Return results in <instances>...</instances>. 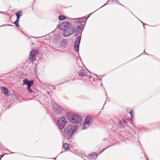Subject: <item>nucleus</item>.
<instances>
[{"label":"nucleus","mask_w":160,"mask_h":160,"mask_svg":"<svg viewBox=\"0 0 160 160\" xmlns=\"http://www.w3.org/2000/svg\"><path fill=\"white\" fill-rule=\"evenodd\" d=\"M59 28L63 31L62 35L65 37L72 34L75 29L74 27L72 26L71 23L67 22H63L61 23L59 26Z\"/></svg>","instance_id":"1"},{"label":"nucleus","mask_w":160,"mask_h":160,"mask_svg":"<svg viewBox=\"0 0 160 160\" xmlns=\"http://www.w3.org/2000/svg\"><path fill=\"white\" fill-rule=\"evenodd\" d=\"M89 16L87 17H84L81 18H72L75 25L77 26L76 28L75 36H76L79 33V31L83 29L84 28V24L87 21V19L89 18Z\"/></svg>","instance_id":"2"},{"label":"nucleus","mask_w":160,"mask_h":160,"mask_svg":"<svg viewBox=\"0 0 160 160\" xmlns=\"http://www.w3.org/2000/svg\"><path fill=\"white\" fill-rule=\"evenodd\" d=\"M77 126L76 125H69L64 128V136L67 139H70L73 134V133L77 129Z\"/></svg>","instance_id":"3"},{"label":"nucleus","mask_w":160,"mask_h":160,"mask_svg":"<svg viewBox=\"0 0 160 160\" xmlns=\"http://www.w3.org/2000/svg\"><path fill=\"white\" fill-rule=\"evenodd\" d=\"M67 117L68 121L73 123H79L82 121V117L80 115H75L71 112L68 113Z\"/></svg>","instance_id":"4"},{"label":"nucleus","mask_w":160,"mask_h":160,"mask_svg":"<svg viewBox=\"0 0 160 160\" xmlns=\"http://www.w3.org/2000/svg\"><path fill=\"white\" fill-rule=\"evenodd\" d=\"M92 123V118L90 116H87L83 122L82 129L85 130L88 128Z\"/></svg>","instance_id":"5"},{"label":"nucleus","mask_w":160,"mask_h":160,"mask_svg":"<svg viewBox=\"0 0 160 160\" xmlns=\"http://www.w3.org/2000/svg\"><path fill=\"white\" fill-rule=\"evenodd\" d=\"M67 122V120L65 118L62 117L59 118L57 122L58 127L60 129H63Z\"/></svg>","instance_id":"6"},{"label":"nucleus","mask_w":160,"mask_h":160,"mask_svg":"<svg viewBox=\"0 0 160 160\" xmlns=\"http://www.w3.org/2000/svg\"><path fill=\"white\" fill-rule=\"evenodd\" d=\"M38 52L33 49L30 52L29 56V60L31 62L33 61L36 59V54L38 53Z\"/></svg>","instance_id":"7"},{"label":"nucleus","mask_w":160,"mask_h":160,"mask_svg":"<svg viewBox=\"0 0 160 160\" xmlns=\"http://www.w3.org/2000/svg\"><path fill=\"white\" fill-rule=\"evenodd\" d=\"M81 36H78L76 39L74 43V49L76 52L78 51L79 50V46L81 41Z\"/></svg>","instance_id":"8"},{"label":"nucleus","mask_w":160,"mask_h":160,"mask_svg":"<svg viewBox=\"0 0 160 160\" xmlns=\"http://www.w3.org/2000/svg\"><path fill=\"white\" fill-rule=\"evenodd\" d=\"M34 81L33 80L29 81L27 79H25L23 80V84L27 86V88H29V87L32 86Z\"/></svg>","instance_id":"9"},{"label":"nucleus","mask_w":160,"mask_h":160,"mask_svg":"<svg viewBox=\"0 0 160 160\" xmlns=\"http://www.w3.org/2000/svg\"><path fill=\"white\" fill-rule=\"evenodd\" d=\"M88 74L87 70L84 69L82 68L78 72V74L80 76L83 77L87 76Z\"/></svg>","instance_id":"10"},{"label":"nucleus","mask_w":160,"mask_h":160,"mask_svg":"<svg viewBox=\"0 0 160 160\" xmlns=\"http://www.w3.org/2000/svg\"><path fill=\"white\" fill-rule=\"evenodd\" d=\"M1 90L2 93L6 96H8L10 95L9 90L7 88L2 87H1Z\"/></svg>","instance_id":"11"},{"label":"nucleus","mask_w":160,"mask_h":160,"mask_svg":"<svg viewBox=\"0 0 160 160\" xmlns=\"http://www.w3.org/2000/svg\"><path fill=\"white\" fill-rule=\"evenodd\" d=\"M62 110V108L61 107H56L54 108V110L57 114H60Z\"/></svg>","instance_id":"12"},{"label":"nucleus","mask_w":160,"mask_h":160,"mask_svg":"<svg viewBox=\"0 0 160 160\" xmlns=\"http://www.w3.org/2000/svg\"><path fill=\"white\" fill-rule=\"evenodd\" d=\"M97 156L98 155H97V154L95 152H94L91 154H89L88 158L89 159L92 160L96 158Z\"/></svg>","instance_id":"13"},{"label":"nucleus","mask_w":160,"mask_h":160,"mask_svg":"<svg viewBox=\"0 0 160 160\" xmlns=\"http://www.w3.org/2000/svg\"><path fill=\"white\" fill-rule=\"evenodd\" d=\"M68 43L66 40L63 39L60 42V45L61 47L65 48L67 45Z\"/></svg>","instance_id":"14"},{"label":"nucleus","mask_w":160,"mask_h":160,"mask_svg":"<svg viewBox=\"0 0 160 160\" xmlns=\"http://www.w3.org/2000/svg\"><path fill=\"white\" fill-rule=\"evenodd\" d=\"M71 147L70 145L68 144L67 143H65L63 145V149L65 150H69Z\"/></svg>","instance_id":"15"},{"label":"nucleus","mask_w":160,"mask_h":160,"mask_svg":"<svg viewBox=\"0 0 160 160\" xmlns=\"http://www.w3.org/2000/svg\"><path fill=\"white\" fill-rule=\"evenodd\" d=\"M123 133H124V134H123V135H126V138H129L132 137V135L129 134L128 132L127 133L126 132H122V133L123 134Z\"/></svg>","instance_id":"16"},{"label":"nucleus","mask_w":160,"mask_h":160,"mask_svg":"<svg viewBox=\"0 0 160 160\" xmlns=\"http://www.w3.org/2000/svg\"><path fill=\"white\" fill-rule=\"evenodd\" d=\"M15 14L16 16H21L22 15V12L21 11L17 12Z\"/></svg>","instance_id":"17"},{"label":"nucleus","mask_w":160,"mask_h":160,"mask_svg":"<svg viewBox=\"0 0 160 160\" xmlns=\"http://www.w3.org/2000/svg\"><path fill=\"white\" fill-rule=\"evenodd\" d=\"M66 18L63 15H60L59 16L58 19L59 20H62L65 19Z\"/></svg>","instance_id":"18"},{"label":"nucleus","mask_w":160,"mask_h":160,"mask_svg":"<svg viewBox=\"0 0 160 160\" xmlns=\"http://www.w3.org/2000/svg\"><path fill=\"white\" fill-rule=\"evenodd\" d=\"M123 122L122 120H121L118 123V126L119 127H122V125H123Z\"/></svg>","instance_id":"19"},{"label":"nucleus","mask_w":160,"mask_h":160,"mask_svg":"<svg viewBox=\"0 0 160 160\" xmlns=\"http://www.w3.org/2000/svg\"><path fill=\"white\" fill-rule=\"evenodd\" d=\"M27 89L31 93H35V92L32 90V89L31 88V87H29V88H27Z\"/></svg>","instance_id":"20"},{"label":"nucleus","mask_w":160,"mask_h":160,"mask_svg":"<svg viewBox=\"0 0 160 160\" xmlns=\"http://www.w3.org/2000/svg\"><path fill=\"white\" fill-rule=\"evenodd\" d=\"M130 113L132 117V118L134 115V111L132 110H131L130 112Z\"/></svg>","instance_id":"21"},{"label":"nucleus","mask_w":160,"mask_h":160,"mask_svg":"<svg viewBox=\"0 0 160 160\" xmlns=\"http://www.w3.org/2000/svg\"><path fill=\"white\" fill-rule=\"evenodd\" d=\"M14 24L17 26V27H18V28L20 27V26H19V23L18 22H14Z\"/></svg>","instance_id":"22"},{"label":"nucleus","mask_w":160,"mask_h":160,"mask_svg":"<svg viewBox=\"0 0 160 160\" xmlns=\"http://www.w3.org/2000/svg\"><path fill=\"white\" fill-rule=\"evenodd\" d=\"M4 156V155L2 154L0 155V160H1V158Z\"/></svg>","instance_id":"23"},{"label":"nucleus","mask_w":160,"mask_h":160,"mask_svg":"<svg viewBox=\"0 0 160 160\" xmlns=\"http://www.w3.org/2000/svg\"><path fill=\"white\" fill-rule=\"evenodd\" d=\"M122 122L123 124L126 123V121L125 120H123V121H122Z\"/></svg>","instance_id":"24"},{"label":"nucleus","mask_w":160,"mask_h":160,"mask_svg":"<svg viewBox=\"0 0 160 160\" xmlns=\"http://www.w3.org/2000/svg\"><path fill=\"white\" fill-rule=\"evenodd\" d=\"M19 21V19H17L16 20V22H18Z\"/></svg>","instance_id":"25"},{"label":"nucleus","mask_w":160,"mask_h":160,"mask_svg":"<svg viewBox=\"0 0 160 160\" xmlns=\"http://www.w3.org/2000/svg\"><path fill=\"white\" fill-rule=\"evenodd\" d=\"M5 25H8V26H12V25H9V24H8V25H2L1 26V27H2V26H5Z\"/></svg>","instance_id":"26"},{"label":"nucleus","mask_w":160,"mask_h":160,"mask_svg":"<svg viewBox=\"0 0 160 160\" xmlns=\"http://www.w3.org/2000/svg\"><path fill=\"white\" fill-rule=\"evenodd\" d=\"M20 16H17V19H19V18H20Z\"/></svg>","instance_id":"27"},{"label":"nucleus","mask_w":160,"mask_h":160,"mask_svg":"<svg viewBox=\"0 0 160 160\" xmlns=\"http://www.w3.org/2000/svg\"><path fill=\"white\" fill-rule=\"evenodd\" d=\"M107 3H108V2H107L105 4H104L103 6H102L100 8H101L102 7H103V6H105V5H106L107 4Z\"/></svg>","instance_id":"28"},{"label":"nucleus","mask_w":160,"mask_h":160,"mask_svg":"<svg viewBox=\"0 0 160 160\" xmlns=\"http://www.w3.org/2000/svg\"><path fill=\"white\" fill-rule=\"evenodd\" d=\"M139 20L140 21V22H141L142 23V24H143V26H144V23H143V22L142 21H140V20Z\"/></svg>","instance_id":"29"},{"label":"nucleus","mask_w":160,"mask_h":160,"mask_svg":"<svg viewBox=\"0 0 160 160\" xmlns=\"http://www.w3.org/2000/svg\"><path fill=\"white\" fill-rule=\"evenodd\" d=\"M119 2L118 1H117V2H116V3L117 4H119Z\"/></svg>","instance_id":"30"},{"label":"nucleus","mask_w":160,"mask_h":160,"mask_svg":"<svg viewBox=\"0 0 160 160\" xmlns=\"http://www.w3.org/2000/svg\"><path fill=\"white\" fill-rule=\"evenodd\" d=\"M145 53L147 55H149V54H148L147 53H146V52H145Z\"/></svg>","instance_id":"31"},{"label":"nucleus","mask_w":160,"mask_h":160,"mask_svg":"<svg viewBox=\"0 0 160 160\" xmlns=\"http://www.w3.org/2000/svg\"><path fill=\"white\" fill-rule=\"evenodd\" d=\"M105 150V149H104L102 152H101L100 153H101L102 152H103L104 151V150Z\"/></svg>","instance_id":"32"},{"label":"nucleus","mask_w":160,"mask_h":160,"mask_svg":"<svg viewBox=\"0 0 160 160\" xmlns=\"http://www.w3.org/2000/svg\"><path fill=\"white\" fill-rule=\"evenodd\" d=\"M47 93L49 94V92L48 91H47Z\"/></svg>","instance_id":"33"},{"label":"nucleus","mask_w":160,"mask_h":160,"mask_svg":"<svg viewBox=\"0 0 160 160\" xmlns=\"http://www.w3.org/2000/svg\"><path fill=\"white\" fill-rule=\"evenodd\" d=\"M14 153V152H11V153Z\"/></svg>","instance_id":"34"},{"label":"nucleus","mask_w":160,"mask_h":160,"mask_svg":"<svg viewBox=\"0 0 160 160\" xmlns=\"http://www.w3.org/2000/svg\"><path fill=\"white\" fill-rule=\"evenodd\" d=\"M124 136H125V135H124V136H123V137H124Z\"/></svg>","instance_id":"35"}]
</instances>
